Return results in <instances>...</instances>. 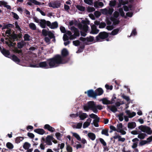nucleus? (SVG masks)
I'll return each mask as SVG.
<instances>
[{"label": "nucleus", "mask_w": 152, "mask_h": 152, "mask_svg": "<svg viewBox=\"0 0 152 152\" xmlns=\"http://www.w3.org/2000/svg\"><path fill=\"white\" fill-rule=\"evenodd\" d=\"M108 10L106 9H104L102 10V14L107 15V14Z\"/></svg>", "instance_id": "774afa93"}, {"label": "nucleus", "mask_w": 152, "mask_h": 152, "mask_svg": "<svg viewBox=\"0 0 152 152\" xmlns=\"http://www.w3.org/2000/svg\"><path fill=\"white\" fill-rule=\"evenodd\" d=\"M11 29H8L5 32V34H8V35H7V37H9V35H10H10L12 34H11Z\"/></svg>", "instance_id": "680f3d73"}, {"label": "nucleus", "mask_w": 152, "mask_h": 152, "mask_svg": "<svg viewBox=\"0 0 152 152\" xmlns=\"http://www.w3.org/2000/svg\"><path fill=\"white\" fill-rule=\"evenodd\" d=\"M102 102L103 104H111L110 101L108 100L107 99L104 98H103L102 100Z\"/></svg>", "instance_id": "473e14b6"}, {"label": "nucleus", "mask_w": 152, "mask_h": 152, "mask_svg": "<svg viewBox=\"0 0 152 152\" xmlns=\"http://www.w3.org/2000/svg\"><path fill=\"white\" fill-rule=\"evenodd\" d=\"M119 13L116 11H115L113 13L114 17L116 18H117L119 17Z\"/></svg>", "instance_id": "69168bd1"}, {"label": "nucleus", "mask_w": 152, "mask_h": 152, "mask_svg": "<svg viewBox=\"0 0 152 152\" xmlns=\"http://www.w3.org/2000/svg\"><path fill=\"white\" fill-rule=\"evenodd\" d=\"M106 26V24L104 22H101L99 26V28H103L105 27Z\"/></svg>", "instance_id": "5fc2aeb1"}, {"label": "nucleus", "mask_w": 152, "mask_h": 152, "mask_svg": "<svg viewBox=\"0 0 152 152\" xmlns=\"http://www.w3.org/2000/svg\"><path fill=\"white\" fill-rule=\"evenodd\" d=\"M95 10V9L93 7L88 6L87 8V11L88 12H92Z\"/></svg>", "instance_id": "37998d69"}, {"label": "nucleus", "mask_w": 152, "mask_h": 152, "mask_svg": "<svg viewBox=\"0 0 152 152\" xmlns=\"http://www.w3.org/2000/svg\"><path fill=\"white\" fill-rule=\"evenodd\" d=\"M2 53L5 57L10 58L9 56L10 54V52L8 50H7L4 48H3L1 50Z\"/></svg>", "instance_id": "9b49d317"}, {"label": "nucleus", "mask_w": 152, "mask_h": 152, "mask_svg": "<svg viewBox=\"0 0 152 152\" xmlns=\"http://www.w3.org/2000/svg\"><path fill=\"white\" fill-rule=\"evenodd\" d=\"M99 118H98L96 119H95L93 121L94 124L96 127H98L99 126L98 123L99 121Z\"/></svg>", "instance_id": "c9c22d12"}, {"label": "nucleus", "mask_w": 152, "mask_h": 152, "mask_svg": "<svg viewBox=\"0 0 152 152\" xmlns=\"http://www.w3.org/2000/svg\"><path fill=\"white\" fill-rule=\"evenodd\" d=\"M116 4V1L115 0H111L110 1L109 5L110 7H114Z\"/></svg>", "instance_id": "58836bf2"}, {"label": "nucleus", "mask_w": 152, "mask_h": 152, "mask_svg": "<svg viewBox=\"0 0 152 152\" xmlns=\"http://www.w3.org/2000/svg\"><path fill=\"white\" fill-rule=\"evenodd\" d=\"M88 96L89 97H92L94 98H96V94L95 91L94 92L93 89H90L88 90L87 91Z\"/></svg>", "instance_id": "0eeeda50"}, {"label": "nucleus", "mask_w": 152, "mask_h": 152, "mask_svg": "<svg viewBox=\"0 0 152 152\" xmlns=\"http://www.w3.org/2000/svg\"><path fill=\"white\" fill-rule=\"evenodd\" d=\"M50 38L48 37H45L44 38L45 41L48 44L50 43Z\"/></svg>", "instance_id": "0e129e2a"}, {"label": "nucleus", "mask_w": 152, "mask_h": 152, "mask_svg": "<svg viewBox=\"0 0 152 152\" xmlns=\"http://www.w3.org/2000/svg\"><path fill=\"white\" fill-rule=\"evenodd\" d=\"M71 133L72 134L73 136L74 137L76 138L77 140L80 141H81V138L78 134L75 132H72Z\"/></svg>", "instance_id": "a878e982"}, {"label": "nucleus", "mask_w": 152, "mask_h": 152, "mask_svg": "<svg viewBox=\"0 0 152 152\" xmlns=\"http://www.w3.org/2000/svg\"><path fill=\"white\" fill-rule=\"evenodd\" d=\"M11 14L13 15V17L16 20H18L19 17L18 15L15 13L14 12H12Z\"/></svg>", "instance_id": "6e6d98bb"}, {"label": "nucleus", "mask_w": 152, "mask_h": 152, "mask_svg": "<svg viewBox=\"0 0 152 152\" xmlns=\"http://www.w3.org/2000/svg\"><path fill=\"white\" fill-rule=\"evenodd\" d=\"M6 146L9 149H11L13 148V145L10 142H8L6 144Z\"/></svg>", "instance_id": "e433bc0d"}, {"label": "nucleus", "mask_w": 152, "mask_h": 152, "mask_svg": "<svg viewBox=\"0 0 152 152\" xmlns=\"http://www.w3.org/2000/svg\"><path fill=\"white\" fill-rule=\"evenodd\" d=\"M88 137L92 140H94L96 138V135L95 134L92 132H89L88 134Z\"/></svg>", "instance_id": "4be33fe9"}, {"label": "nucleus", "mask_w": 152, "mask_h": 152, "mask_svg": "<svg viewBox=\"0 0 152 152\" xmlns=\"http://www.w3.org/2000/svg\"><path fill=\"white\" fill-rule=\"evenodd\" d=\"M78 116L80 120H83L88 117V115L85 113H80Z\"/></svg>", "instance_id": "dca6fc26"}, {"label": "nucleus", "mask_w": 152, "mask_h": 152, "mask_svg": "<svg viewBox=\"0 0 152 152\" xmlns=\"http://www.w3.org/2000/svg\"><path fill=\"white\" fill-rule=\"evenodd\" d=\"M44 128L45 129H47L48 131L51 132H53L55 131V129L54 128L48 124H46L45 125Z\"/></svg>", "instance_id": "4468645a"}, {"label": "nucleus", "mask_w": 152, "mask_h": 152, "mask_svg": "<svg viewBox=\"0 0 152 152\" xmlns=\"http://www.w3.org/2000/svg\"><path fill=\"white\" fill-rule=\"evenodd\" d=\"M54 139L53 137L51 135H48L46 137L45 142L48 145H51L52 144L51 141Z\"/></svg>", "instance_id": "6e6552de"}, {"label": "nucleus", "mask_w": 152, "mask_h": 152, "mask_svg": "<svg viewBox=\"0 0 152 152\" xmlns=\"http://www.w3.org/2000/svg\"><path fill=\"white\" fill-rule=\"evenodd\" d=\"M42 35L45 36H47L48 33V31H47L45 29H43L42 31Z\"/></svg>", "instance_id": "4d7b16f0"}, {"label": "nucleus", "mask_w": 152, "mask_h": 152, "mask_svg": "<svg viewBox=\"0 0 152 152\" xmlns=\"http://www.w3.org/2000/svg\"><path fill=\"white\" fill-rule=\"evenodd\" d=\"M31 145L27 142H25L23 145V148L25 150L28 149L30 147Z\"/></svg>", "instance_id": "bb28decb"}, {"label": "nucleus", "mask_w": 152, "mask_h": 152, "mask_svg": "<svg viewBox=\"0 0 152 152\" xmlns=\"http://www.w3.org/2000/svg\"><path fill=\"white\" fill-rule=\"evenodd\" d=\"M34 131L35 132L40 135H43L45 132V131L43 129L40 128L34 129Z\"/></svg>", "instance_id": "2eb2a0df"}, {"label": "nucleus", "mask_w": 152, "mask_h": 152, "mask_svg": "<svg viewBox=\"0 0 152 152\" xmlns=\"http://www.w3.org/2000/svg\"><path fill=\"white\" fill-rule=\"evenodd\" d=\"M72 42L73 44L76 46L79 45L80 43V42L79 40L73 41Z\"/></svg>", "instance_id": "3c124183"}, {"label": "nucleus", "mask_w": 152, "mask_h": 152, "mask_svg": "<svg viewBox=\"0 0 152 152\" xmlns=\"http://www.w3.org/2000/svg\"><path fill=\"white\" fill-rule=\"evenodd\" d=\"M105 87L107 89L110 90H112L113 88V86L112 85L109 86L107 84L105 85Z\"/></svg>", "instance_id": "e2e57ef3"}, {"label": "nucleus", "mask_w": 152, "mask_h": 152, "mask_svg": "<svg viewBox=\"0 0 152 152\" xmlns=\"http://www.w3.org/2000/svg\"><path fill=\"white\" fill-rule=\"evenodd\" d=\"M63 39L64 41H66L68 40L69 37L66 34H64L63 37Z\"/></svg>", "instance_id": "338daca9"}, {"label": "nucleus", "mask_w": 152, "mask_h": 152, "mask_svg": "<svg viewBox=\"0 0 152 152\" xmlns=\"http://www.w3.org/2000/svg\"><path fill=\"white\" fill-rule=\"evenodd\" d=\"M69 54L66 48H64L61 51V55L63 57L66 56Z\"/></svg>", "instance_id": "412c9836"}, {"label": "nucleus", "mask_w": 152, "mask_h": 152, "mask_svg": "<svg viewBox=\"0 0 152 152\" xmlns=\"http://www.w3.org/2000/svg\"><path fill=\"white\" fill-rule=\"evenodd\" d=\"M109 129H104L102 130L101 132V133L102 134L106 136H109V134L108 133V131Z\"/></svg>", "instance_id": "c85d7f7f"}, {"label": "nucleus", "mask_w": 152, "mask_h": 152, "mask_svg": "<svg viewBox=\"0 0 152 152\" xmlns=\"http://www.w3.org/2000/svg\"><path fill=\"white\" fill-rule=\"evenodd\" d=\"M126 114L128 115V117L129 118H132L134 116L136 115V113L134 112L131 113L130 110H126Z\"/></svg>", "instance_id": "f3484780"}, {"label": "nucleus", "mask_w": 152, "mask_h": 152, "mask_svg": "<svg viewBox=\"0 0 152 152\" xmlns=\"http://www.w3.org/2000/svg\"><path fill=\"white\" fill-rule=\"evenodd\" d=\"M30 36L27 34H25L24 36V40L25 41H29L30 40Z\"/></svg>", "instance_id": "a19ab883"}, {"label": "nucleus", "mask_w": 152, "mask_h": 152, "mask_svg": "<svg viewBox=\"0 0 152 152\" xmlns=\"http://www.w3.org/2000/svg\"><path fill=\"white\" fill-rule=\"evenodd\" d=\"M87 104L90 109H91L94 113H98V110L96 108V104L93 101L89 102Z\"/></svg>", "instance_id": "20e7f679"}, {"label": "nucleus", "mask_w": 152, "mask_h": 152, "mask_svg": "<svg viewBox=\"0 0 152 152\" xmlns=\"http://www.w3.org/2000/svg\"><path fill=\"white\" fill-rule=\"evenodd\" d=\"M147 144H148V143L146 140H142L139 143V145L140 146H142Z\"/></svg>", "instance_id": "49530a36"}, {"label": "nucleus", "mask_w": 152, "mask_h": 152, "mask_svg": "<svg viewBox=\"0 0 152 152\" xmlns=\"http://www.w3.org/2000/svg\"><path fill=\"white\" fill-rule=\"evenodd\" d=\"M109 36V34L105 31L100 32L99 34L96 37V42H100L101 39H104L107 38Z\"/></svg>", "instance_id": "f03ea898"}, {"label": "nucleus", "mask_w": 152, "mask_h": 152, "mask_svg": "<svg viewBox=\"0 0 152 152\" xmlns=\"http://www.w3.org/2000/svg\"><path fill=\"white\" fill-rule=\"evenodd\" d=\"M108 109L110 110L112 112L115 113L118 111L117 108L115 105H107Z\"/></svg>", "instance_id": "ddd939ff"}, {"label": "nucleus", "mask_w": 152, "mask_h": 152, "mask_svg": "<svg viewBox=\"0 0 152 152\" xmlns=\"http://www.w3.org/2000/svg\"><path fill=\"white\" fill-rule=\"evenodd\" d=\"M85 48V46L84 45H83L80 46L78 50L76 52L77 53H81L83 51V50Z\"/></svg>", "instance_id": "4c0bfd02"}, {"label": "nucleus", "mask_w": 152, "mask_h": 152, "mask_svg": "<svg viewBox=\"0 0 152 152\" xmlns=\"http://www.w3.org/2000/svg\"><path fill=\"white\" fill-rule=\"evenodd\" d=\"M99 141L104 146H106L107 145L106 143L105 142L104 140L102 138H100L99 139Z\"/></svg>", "instance_id": "13d9d810"}, {"label": "nucleus", "mask_w": 152, "mask_h": 152, "mask_svg": "<svg viewBox=\"0 0 152 152\" xmlns=\"http://www.w3.org/2000/svg\"><path fill=\"white\" fill-rule=\"evenodd\" d=\"M95 92H96V96H100L103 94L104 91L101 88H99L96 90Z\"/></svg>", "instance_id": "a211bd4d"}, {"label": "nucleus", "mask_w": 152, "mask_h": 152, "mask_svg": "<svg viewBox=\"0 0 152 152\" xmlns=\"http://www.w3.org/2000/svg\"><path fill=\"white\" fill-rule=\"evenodd\" d=\"M11 57L12 59L16 62L19 63L20 62V59L15 55H13Z\"/></svg>", "instance_id": "5701e85b"}, {"label": "nucleus", "mask_w": 152, "mask_h": 152, "mask_svg": "<svg viewBox=\"0 0 152 152\" xmlns=\"http://www.w3.org/2000/svg\"><path fill=\"white\" fill-rule=\"evenodd\" d=\"M147 127V126L142 125L139 126L138 129L142 132H145Z\"/></svg>", "instance_id": "2f4dec72"}, {"label": "nucleus", "mask_w": 152, "mask_h": 152, "mask_svg": "<svg viewBox=\"0 0 152 152\" xmlns=\"http://www.w3.org/2000/svg\"><path fill=\"white\" fill-rule=\"evenodd\" d=\"M64 62L63 58L60 55L57 54L53 57L48 59L46 61L41 62L38 64V67L43 69L53 68L58 66L59 65L66 63Z\"/></svg>", "instance_id": "f257e3e1"}, {"label": "nucleus", "mask_w": 152, "mask_h": 152, "mask_svg": "<svg viewBox=\"0 0 152 152\" xmlns=\"http://www.w3.org/2000/svg\"><path fill=\"white\" fill-rule=\"evenodd\" d=\"M118 11L119 13H120L121 16L123 17H124L125 16V13H124L122 8H120L119 9Z\"/></svg>", "instance_id": "a18cd8bd"}, {"label": "nucleus", "mask_w": 152, "mask_h": 152, "mask_svg": "<svg viewBox=\"0 0 152 152\" xmlns=\"http://www.w3.org/2000/svg\"><path fill=\"white\" fill-rule=\"evenodd\" d=\"M4 26H5V29L7 28L8 29H10V28H13L14 27V26L13 25L10 23L6 25L4 24Z\"/></svg>", "instance_id": "79ce46f5"}, {"label": "nucleus", "mask_w": 152, "mask_h": 152, "mask_svg": "<svg viewBox=\"0 0 152 152\" xmlns=\"http://www.w3.org/2000/svg\"><path fill=\"white\" fill-rule=\"evenodd\" d=\"M25 44V42L23 40H22L21 42H19L17 43L18 47L19 49H21L23 48Z\"/></svg>", "instance_id": "393cba45"}, {"label": "nucleus", "mask_w": 152, "mask_h": 152, "mask_svg": "<svg viewBox=\"0 0 152 152\" xmlns=\"http://www.w3.org/2000/svg\"><path fill=\"white\" fill-rule=\"evenodd\" d=\"M91 31L90 33L92 34H96L98 33L99 30L97 29L96 26L95 25H93L91 26Z\"/></svg>", "instance_id": "9d476101"}, {"label": "nucleus", "mask_w": 152, "mask_h": 152, "mask_svg": "<svg viewBox=\"0 0 152 152\" xmlns=\"http://www.w3.org/2000/svg\"><path fill=\"white\" fill-rule=\"evenodd\" d=\"M138 134L137 136L138 138L141 140L144 139L147 136L146 134L141 132L140 133H139Z\"/></svg>", "instance_id": "b1692460"}, {"label": "nucleus", "mask_w": 152, "mask_h": 152, "mask_svg": "<svg viewBox=\"0 0 152 152\" xmlns=\"http://www.w3.org/2000/svg\"><path fill=\"white\" fill-rule=\"evenodd\" d=\"M89 116L90 118H91L95 119H96L98 118H99L98 117V116L96 115L94 113H92V114H91L90 115H89Z\"/></svg>", "instance_id": "09e8293b"}, {"label": "nucleus", "mask_w": 152, "mask_h": 152, "mask_svg": "<svg viewBox=\"0 0 152 152\" xmlns=\"http://www.w3.org/2000/svg\"><path fill=\"white\" fill-rule=\"evenodd\" d=\"M66 150L68 152H72V148L69 145H67Z\"/></svg>", "instance_id": "603ef678"}, {"label": "nucleus", "mask_w": 152, "mask_h": 152, "mask_svg": "<svg viewBox=\"0 0 152 152\" xmlns=\"http://www.w3.org/2000/svg\"><path fill=\"white\" fill-rule=\"evenodd\" d=\"M61 4L59 1L50 2L48 3V6L54 8H58L61 6Z\"/></svg>", "instance_id": "423d86ee"}, {"label": "nucleus", "mask_w": 152, "mask_h": 152, "mask_svg": "<svg viewBox=\"0 0 152 152\" xmlns=\"http://www.w3.org/2000/svg\"><path fill=\"white\" fill-rule=\"evenodd\" d=\"M119 30L120 28L114 29L112 31L110 34L112 35H115L118 33Z\"/></svg>", "instance_id": "c756f323"}, {"label": "nucleus", "mask_w": 152, "mask_h": 152, "mask_svg": "<svg viewBox=\"0 0 152 152\" xmlns=\"http://www.w3.org/2000/svg\"><path fill=\"white\" fill-rule=\"evenodd\" d=\"M123 113H121L118 115L119 118V120L121 121H123Z\"/></svg>", "instance_id": "052dcab7"}, {"label": "nucleus", "mask_w": 152, "mask_h": 152, "mask_svg": "<svg viewBox=\"0 0 152 152\" xmlns=\"http://www.w3.org/2000/svg\"><path fill=\"white\" fill-rule=\"evenodd\" d=\"M48 27L51 29H54L58 27V23L56 21H55L51 23L50 22V24Z\"/></svg>", "instance_id": "6ab92c4d"}, {"label": "nucleus", "mask_w": 152, "mask_h": 152, "mask_svg": "<svg viewBox=\"0 0 152 152\" xmlns=\"http://www.w3.org/2000/svg\"><path fill=\"white\" fill-rule=\"evenodd\" d=\"M78 26L79 28L85 32H87L88 30V27L87 25H82L81 23L78 24Z\"/></svg>", "instance_id": "1a4fd4ad"}, {"label": "nucleus", "mask_w": 152, "mask_h": 152, "mask_svg": "<svg viewBox=\"0 0 152 152\" xmlns=\"http://www.w3.org/2000/svg\"><path fill=\"white\" fill-rule=\"evenodd\" d=\"M22 34H16L15 31H13V33L10 35V38L12 39L13 42L15 41H18L19 40L18 39H21L22 38Z\"/></svg>", "instance_id": "7ed1b4c3"}, {"label": "nucleus", "mask_w": 152, "mask_h": 152, "mask_svg": "<svg viewBox=\"0 0 152 152\" xmlns=\"http://www.w3.org/2000/svg\"><path fill=\"white\" fill-rule=\"evenodd\" d=\"M145 132L148 134L150 135L152 133V130H151V128L150 127L147 126Z\"/></svg>", "instance_id": "f704fd0d"}, {"label": "nucleus", "mask_w": 152, "mask_h": 152, "mask_svg": "<svg viewBox=\"0 0 152 152\" xmlns=\"http://www.w3.org/2000/svg\"><path fill=\"white\" fill-rule=\"evenodd\" d=\"M47 35L48 36V37H49V38L50 39L54 38V37H55L54 34L50 31H48V33Z\"/></svg>", "instance_id": "ea45409f"}, {"label": "nucleus", "mask_w": 152, "mask_h": 152, "mask_svg": "<svg viewBox=\"0 0 152 152\" xmlns=\"http://www.w3.org/2000/svg\"><path fill=\"white\" fill-rule=\"evenodd\" d=\"M76 7L78 10L80 11H84L85 10V7L83 6H82L79 5H77L76 6Z\"/></svg>", "instance_id": "7c9ffc66"}, {"label": "nucleus", "mask_w": 152, "mask_h": 152, "mask_svg": "<svg viewBox=\"0 0 152 152\" xmlns=\"http://www.w3.org/2000/svg\"><path fill=\"white\" fill-rule=\"evenodd\" d=\"M94 39V37L93 36H90L89 37H86V40L88 42H93Z\"/></svg>", "instance_id": "de8ad7c7"}, {"label": "nucleus", "mask_w": 152, "mask_h": 152, "mask_svg": "<svg viewBox=\"0 0 152 152\" xmlns=\"http://www.w3.org/2000/svg\"><path fill=\"white\" fill-rule=\"evenodd\" d=\"M84 2L86 4L90 5H92L93 0H84Z\"/></svg>", "instance_id": "864d4df0"}, {"label": "nucleus", "mask_w": 152, "mask_h": 152, "mask_svg": "<svg viewBox=\"0 0 152 152\" xmlns=\"http://www.w3.org/2000/svg\"><path fill=\"white\" fill-rule=\"evenodd\" d=\"M39 24L40 26L43 28H46V26H50V22L49 21H46L45 19L40 20Z\"/></svg>", "instance_id": "39448f33"}, {"label": "nucleus", "mask_w": 152, "mask_h": 152, "mask_svg": "<svg viewBox=\"0 0 152 152\" xmlns=\"http://www.w3.org/2000/svg\"><path fill=\"white\" fill-rule=\"evenodd\" d=\"M24 139L23 137H17L15 139V142L16 143H18L22 141Z\"/></svg>", "instance_id": "cd10ccee"}, {"label": "nucleus", "mask_w": 152, "mask_h": 152, "mask_svg": "<svg viewBox=\"0 0 152 152\" xmlns=\"http://www.w3.org/2000/svg\"><path fill=\"white\" fill-rule=\"evenodd\" d=\"M90 125V122H88V121H86L85 122L83 125V128L84 129L87 127L88 126Z\"/></svg>", "instance_id": "8fccbe9b"}, {"label": "nucleus", "mask_w": 152, "mask_h": 152, "mask_svg": "<svg viewBox=\"0 0 152 152\" xmlns=\"http://www.w3.org/2000/svg\"><path fill=\"white\" fill-rule=\"evenodd\" d=\"M29 27L30 29L33 30H35L36 29V26L35 24L33 23H30L29 24Z\"/></svg>", "instance_id": "72a5a7b5"}, {"label": "nucleus", "mask_w": 152, "mask_h": 152, "mask_svg": "<svg viewBox=\"0 0 152 152\" xmlns=\"http://www.w3.org/2000/svg\"><path fill=\"white\" fill-rule=\"evenodd\" d=\"M137 34V32L136 31V29L134 28L133 29L132 31V33L130 35L129 37H130L132 36H135Z\"/></svg>", "instance_id": "bf43d9fd"}, {"label": "nucleus", "mask_w": 152, "mask_h": 152, "mask_svg": "<svg viewBox=\"0 0 152 152\" xmlns=\"http://www.w3.org/2000/svg\"><path fill=\"white\" fill-rule=\"evenodd\" d=\"M71 29L74 32V33L73 34L75 36V37H76L79 36L80 33L78 29L74 26H72L71 27Z\"/></svg>", "instance_id": "f8f14e48"}, {"label": "nucleus", "mask_w": 152, "mask_h": 152, "mask_svg": "<svg viewBox=\"0 0 152 152\" xmlns=\"http://www.w3.org/2000/svg\"><path fill=\"white\" fill-rule=\"evenodd\" d=\"M136 126V124L135 122H129L128 124L127 125L128 128L131 129L134 128Z\"/></svg>", "instance_id": "aec40b11"}, {"label": "nucleus", "mask_w": 152, "mask_h": 152, "mask_svg": "<svg viewBox=\"0 0 152 152\" xmlns=\"http://www.w3.org/2000/svg\"><path fill=\"white\" fill-rule=\"evenodd\" d=\"M119 3L118 4V7H120L122 5H124V0H118Z\"/></svg>", "instance_id": "c03bdc74"}]
</instances>
